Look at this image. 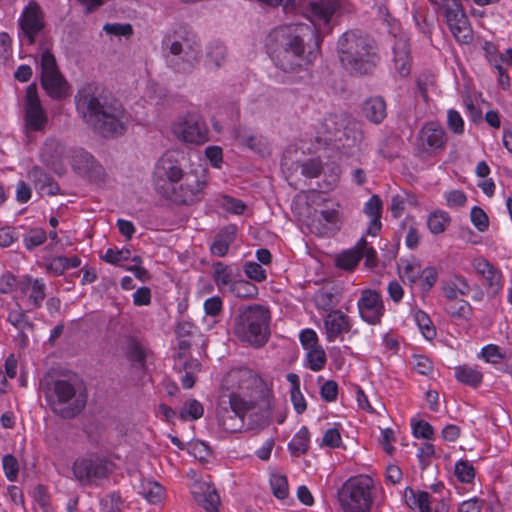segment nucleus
I'll use <instances>...</instances> for the list:
<instances>
[{
	"mask_svg": "<svg viewBox=\"0 0 512 512\" xmlns=\"http://www.w3.org/2000/svg\"><path fill=\"white\" fill-rule=\"evenodd\" d=\"M27 177L42 194L54 196L60 193L58 183L39 166L30 169Z\"/></svg>",
	"mask_w": 512,
	"mask_h": 512,
	"instance_id": "obj_24",
	"label": "nucleus"
},
{
	"mask_svg": "<svg viewBox=\"0 0 512 512\" xmlns=\"http://www.w3.org/2000/svg\"><path fill=\"white\" fill-rule=\"evenodd\" d=\"M270 322L269 309L258 304V348L265 345L270 338Z\"/></svg>",
	"mask_w": 512,
	"mask_h": 512,
	"instance_id": "obj_34",
	"label": "nucleus"
},
{
	"mask_svg": "<svg viewBox=\"0 0 512 512\" xmlns=\"http://www.w3.org/2000/svg\"><path fill=\"white\" fill-rule=\"evenodd\" d=\"M367 245V241L362 237L352 249L342 252L336 259L338 267L346 270L353 269L359 261L363 258L364 248Z\"/></svg>",
	"mask_w": 512,
	"mask_h": 512,
	"instance_id": "obj_28",
	"label": "nucleus"
},
{
	"mask_svg": "<svg viewBox=\"0 0 512 512\" xmlns=\"http://www.w3.org/2000/svg\"><path fill=\"white\" fill-rule=\"evenodd\" d=\"M338 6L337 0L311 1L306 13L313 26L291 23L273 29L265 47L275 66L284 72H296L312 64L320 53L317 22L328 25Z\"/></svg>",
	"mask_w": 512,
	"mask_h": 512,
	"instance_id": "obj_1",
	"label": "nucleus"
},
{
	"mask_svg": "<svg viewBox=\"0 0 512 512\" xmlns=\"http://www.w3.org/2000/svg\"><path fill=\"white\" fill-rule=\"evenodd\" d=\"M447 124L449 129L455 134H463L464 132V121L458 111L454 109L448 110L447 113Z\"/></svg>",
	"mask_w": 512,
	"mask_h": 512,
	"instance_id": "obj_57",
	"label": "nucleus"
},
{
	"mask_svg": "<svg viewBox=\"0 0 512 512\" xmlns=\"http://www.w3.org/2000/svg\"><path fill=\"white\" fill-rule=\"evenodd\" d=\"M315 301L318 308L329 312L338 304L336 295L332 291L328 290L319 291L315 296Z\"/></svg>",
	"mask_w": 512,
	"mask_h": 512,
	"instance_id": "obj_50",
	"label": "nucleus"
},
{
	"mask_svg": "<svg viewBox=\"0 0 512 512\" xmlns=\"http://www.w3.org/2000/svg\"><path fill=\"white\" fill-rule=\"evenodd\" d=\"M227 59V48L219 40L211 41L205 52V65L210 70L220 69L226 62Z\"/></svg>",
	"mask_w": 512,
	"mask_h": 512,
	"instance_id": "obj_26",
	"label": "nucleus"
},
{
	"mask_svg": "<svg viewBox=\"0 0 512 512\" xmlns=\"http://www.w3.org/2000/svg\"><path fill=\"white\" fill-rule=\"evenodd\" d=\"M2 464L6 477L10 481H15L19 472V464L17 459L13 455L7 454L3 457Z\"/></svg>",
	"mask_w": 512,
	"mask_h": 512,
	"instance_id": "obj_53",
	"label": "nucleus"
},
{
	"mask_svg": "<svg viewBox=\"0 0 512 512\" xmlns=\"http://www.w3.org/2000/svg\"><path fill=\"white\" fill-rule=\"evenodd\" d=\"M455 377L459 382L472 387L480 385L483 379V375L480 371L467 365L456 367Z\"/></svg>",
	"mask_w": 512,
	"mask_h": 512,
	"instance_id": "obj_37",
	"label": "nucleus"
},
{
	"mask_svg": "<svg viewBox=\"0 0 512 512\" xmlns=\"http://www.w3.org/2000/svg\"><path fill=\"white\" fill-rule=\"evenodd\" d=\"M455 475L459 481L470 483L475 477V470L469 461L461 460L455 465Z\"/></svg>",
	"mask_w": 512,
	"mask_h": 512,
	"instance_id": "obj_49",
	"label": "nucleus"
},
{
	"mask_svg": "<svg viewBox=\"0 0 512 512\" xmlns=\"http://www.w3.org/2000/svg\"><path fill=\"white\" fill-rule=\"evenodd\" d=\"M373 487V480L367 475L351 477L345 481L337 492L343 512H370Z\"/></svg>",
	"mask_w": 512,
	"mask_h": 512,
	"instance_id": "obj_6",
	"label": "nucleus"
},
{
	"mask_svg": "<svg viewBox=\"0 0 512 512\" xmlns=\"http://www.w3.org/2000/svg\"><path fill=\"white\" fill-rule=\"evenodd\" d=\"M269 484L274 497L284 500L289 496V487L287 477L283 474L271 472Z\"/></svg>",
	"mask_w": 512,
	"mask_h": 512,
	"instance_id": "obj_40",
	"label": "nucleus"
},
{
	"mask_svg": "<svg viewBox=\"0 0 512 512\" xmlns=\"http://www.w3.org/2000/svg\"><path fill=\"white\" fill-rule=\"evenodd\" d=\"M81 387L82 383L75 375L47 382L44 393L51 410L64 419L76 417L86 403L85 396L78 393Z\"/></svg>",
	"mask_w": 512,
	"mask_h": 512,
	"instance_id": "obj_5",
	"label": "nucleus"
},
{
	"mask_svg": "<svg viewBox=\"0 0 512 512\" xmlns=\"http://www.w3.org/2000/svg\"><path fill=\"white\" fill-rule=\"evenodd\" d=\"M405 502L411 509L418 508L420 512H431L429 494L425 491L416 493L412 488L407 487L404 493Z\"/></svg>",
	"mask_w": 512,
	"mask_h": 512,
	"instance_id": "obj_33",
	"label": "nucleus"
},
{
	"mask_svg": "<svg viewBox=\"0 0 512 512\" xmlns=\"http://www.w3.org/2000/svg\"><path fill=\"white\" fill-rule=\"evenodd\" d=\"M72 166L78 174L87 177L92 182L100 183L104 181V168L87 151H75L72 157Z\"/></svg>",
	"mask_w": 512,
	"mask_h": 512,
	"instance_id": "obj_17",
	"label": "nucleus"
},
{
	"mask_svg": "<svg viewBox=\"0 0 512 512\" xmlns=\"http://www.w3.org/2000/svg\"><path fill=\"white\" fill-rule=\"evenodd\" d=\"M73 474L83 485L106 478L113 471L112 462L105 457L91 454L77 459L73 464Z\"/></svg>",
	"mask_w": 512,
	"mask_h": 512,
	"instance_id": "obj_10",
	"label": "nucleus"
},
{
	"mask_svg": "<svg viewBox=\"0 0 512 512\" xmlns=\"http://www.w3.org/2000/svg\"><path fill=\"white\" fill-rule=\"evenodd\" d=\"M450 221L451 218L447 212L434 211L428 217L427 226L431 233L440 234L446 230Z\"/></svg>",
	"mask_w": 512,
	"mask_h": 512,
	"instance_id": "obj_42",
	"label": "nucleus"
},
{
	"mask_svg": "<svg viewBox=\"0 0 512 512\" xmlns=\"http://www.w3.org/2000/svg\"><path fill=\"white\" fill-rule=\"evenodd\" d=\"M163 51L168 66L176 72L190 73L199 63L201 43L196 37L163 41Z\"/></svg>",
	"mask_w": 512,
	"mask_h": 512,
	"instance_id": "obj_7",
	"label": "nucleus"
},
{
	"mask_svg": "<svg viewBox=\"0 0 512 512\" xmlns=\"http://www.w3.org/2000/svg\"><path fill=\"white\" fill-rule=\"evenodd\" d=\"M186 172H183L182 168L177 164L176 161L172 160L169 157L161 158L155 170V176L159 179H166L163 184H160L159 181H156V189L163 195L164 189H171L174 187V184L178 183L184 176Z\"/></svg>",
	"mask_w": 512,
	"mask_h": 512,
	"instance_id": "obj_18",
	"label": "nucleus"
},
{
	"mask_svg": "<svg viewBox=\"0 0 512 512\" xmlns=\"http://www.w3.org/2000/svg\"><path fill=\"white\" fill-rule=\"evenodd\" d=\"M126 355L133 367L145 368L146 352L135 338L128 339Z\"/></svg>",
	"mask_w": 512,
	"mask_h": 512,
	"instance_id": "obj_35",
	"label": "nucleus"
},
{
	"mask_svg": "<svg viewBox=\"0 0 512 512\" xmlns=\"http://www.w3.org/2000/svg\"><path fill=\"white\" fill-rule=\"evenodd\" d=\"M163 489L160 484L156 482L142 483L140 494L150 503L156 504L162 498Z\"/></svg>",
	"mask_w": 512,
	"mask_h": 512,
	"instance_id": "obj_47",
	"label": "nucleus"
},
{
	"mask_svg": "<svg viewBox=\"0 0 512 512\" xmlns=\"http://www.w3.org/2000/svg\"><path fill=\"white\" fill-rule=\"evenodd\" d=\"M177 139L196 145L204 144L209 140V129L206 122L196 113H189L177 120L172 127Z\"/></svg>",
	"mask_w": 512,
	"mask_h": 512,
	"instance_id": "obj_11",
	"label": "nucleus"
},
{
	"mask_svg": "<svg viewBox=\"0 0 512 512\" xmlns=\"http://www.w3.org/2000/svg\"><path fill=\"white\" fill-rule=\"evenodd\" d=\"M7 320L11 323L16 329L23 328H34L32 322H30L25 315V313L21 310H13L8 314Z\"/></svg>",
	"mask_w": 512,
	"mask_h": 512,
	"instance_id": "obj_54",
	"label": "nucleus"
},
{
	"mask_svg": "<svg viewBox=\"0 0 512 512\" xmlns=\"http://www.w3.org/2000/svg\"><path fill=\"white\" fill-rule=\"evenodd\" d=\"M195 499L207 512H218L220 497L209 484L204 483L199 486V491L195 493Z\"/></svg>",
	"mask_w": 512,
	"mask_h": 512,
	"instance_id": "obj_30",
	"label": "nucleus"
},
{
	"mask_svg": "<svg viewBox=\"0 0 512 512\" xmlns=\"http://www.w3.org/2000/svg\"><path fill=\"white\" fill-rule=\"evenodd\" d=\"M321 171V164L314 159H309L301 164V173L307 178H317Z\"/></svg>",
	"mask_w": 512,
	"mask_h": 512,
	"instance_id": "obj_60",
	"label": "nucleus"
},
{
	"mask_svg": "<svg viewBox=\"0 0 512 512\" xmlns=\"http://www.w3.org/2000/svg\"><path fill=\"white\" fill-rule=\"evenodd\" d=\"M413 435L416 438L431 439L434 435L433 427L426 421L420 420L413 426Z\"/></svg>",
	"mask_w": 512,
	"mask_h": 512,
	"instance_id": "obj_61",
	"label": "nucleus"
},
{
	"mask_svg": "<svg viewBox=\"0 0 512 512\" xmlns=\"http://www.w3.org/2000/svg\"><path fill=\"white\" fill-rule=\"evenodd\" d=\"M474 267L477 273L486 279L491 293L497 294L501 289V273L485 259L476 260Z\"/></svg>",
	"mask_w": 512,
	"mask_h": 512,
	"instance_id": "obj_27",
	"label": "nucleus"
},
{
	"mask_svg": "<svg viewBox=\"0 0 512 512\" xmlns=\"http://www.w3.org/2000/svg\"><path fill=\"white\" fill-rule=\"evenodd\" d=\"M230 291L239 298H248L254 295L256 287L248 281L237 279L230 287Z\"/></svg>",
	"mask_w": 512,
	"mask_h": 512,
	"instance_id": "obj_51",
	"label": "nucleus"
},
{
	"mask_svg": "<svg viewBox=\"0 0 512 512\" xmlns=\"http://www.w3.org/2000/svg\"><path fill=\"white\" fill-rule=\"evenodd\" d=\"M203 412V406L199 401L195 399H189L185 402L184 407L180 411V418L182 420H196L202 417Z\"/></svg>",
	"mask_w": 512,
	"mask_h": 512,
	"instance_id": "obj_46",
	"label": "nucleus"
},
{
	"mask_svg": "<svg viewBox=\"0 0 512 512\" xmlns=\"http://www.w3.org/2000/svg\"><path fill=\"white\" fill-rule=\"evenodd\" d=\"M338 116L337 115H329L324 120L325 131L330 135L331 139L341 141L342 138L340 134L342 133L340 127L338 126Z\"/></svg>",
	"mask_w": 512,
	"mask_h": 512,
	"instance_id": "obj_58",
	"label": "nucleus"
},
{
	"mask_svg": "<svg viewBox=\"0 0 512 512\" xmlns=\"http://www.w3.org/2000/svg\"><path fill=\"white\" fill-rule=\"evenodd\" d=\"M235 335L251 346L256 344V305H242L235 320Z\"/></svg>",
	"mask_w": 512,
	"mask_h": 512,
	"instance_id": "obj_15",
	"label": "nucleus"
},
{
	"mask_svg": "<svg viewBox=\"0 0 512 512\" xmlns=\"http://www.w3.org/2000/svg\"><path fill=\"white\" fill-rule=\"evenodd\" d=\"M201 363L197 359H190L184 361L180 367L179 372L184 371V375L181 377V384L183 388L190 389L195 384V375L200 372Z\"/></svg>",
	"mask_w": 512,
	"mask_h": 512,
	"instance_id": "obj_38",
	"label": "nucleus"
},
{
	"mask_svg": "<svg viewBox=\"0 0 512 512\" xmlns=\"http://www.w3.org/2000/svg\"><path fill=\"white\" fill-rule=\"evenodd\" d=\"M131 252L128 249L114 250L107 249L105 255L102 259L111 264H120L123 261H127L130 259Z\"/></svg>",
	"mask_w": 512,
	"mask_h": 512,
	"instance_id": "obj_56",
	"label": "nucleus"
},
{
	"mask_svg": "<svg viewBox=\"0 0 512 512\" xmlns=\"http://www.w3.org/2000/svg\"><path fill=\"white\" fill-rule=\"evenodd\" d=\"M357 306L360 317L365 322L371 325L380 323L384 312V306L378 292L370 289L363 290Z\"/></svg>",
	"mask_w": 512,
	"mask_h": 512,
	"instance_id": "obj_16",
	"label": "nucleus"
},
{
	"mask_svg": "<svg viewBox=\"0 0 512 512\" xmlns=\"http://www.w3.org/2000/svg\"><path fill=\"white\" fill-rule=\"evenodd\" d=\"M221 206L224 210L234 214H241L245 209V204L238 199L230 196H223L221 199Z\"/></svg>",
	"mask_w": 512,
	"mask_h": 512,
	"instance_id": "obj_59",
	"label": "nucleus"
},
{
	"mask_svg": "<svg viewBox=\"0 0 512 512\" xmlns=\"http://www.w3.org/2000/svg\"><path fill=\"white\" fill-rule=\"evenodd\" d=\"M364 213L369 216L370 222L366 230L367 235L376 236L382 227L381 214H382V200L378 195H372L365 203Z\"/></svg>",
	"mask_w": 512,
	"mask_h": 512,
	"instance_id": "obj_25",
	"label": "nucleus"
},
{
	"mask_svg": "<svg viewBox=\"0 0 512 512\" xmlns=\"http://www.w3.org/2000/svg\"><path fill=\"white\" fill-rule=\"evenodd\" d=\"M236 226L228 225L222 228L216 235L210 250L213 255L223 257L227 254L230 244L234 241L236 236Z\"/></svg>",
	"mask_w": 512,
	"mask_h": 512,
	"instance_id": "obj_29",
	"label": "nucleus"
},
{
	"mask_svg": "<svg viewBox=\"0 0 512 512\" xmlns=\"http://www.w3.org/2000/svg\"><path fill=\"white\" fill-rule=\"evenodd\" d=\"M414 319L419 326L422 335L427 340H431L436 336V330L432 324V321L425 312L418 310L414 315Z\"/></svg>",
	"mask_w": 512,
	"mask_h": 512,
	"instance_id": "obj_45",
	"label": "nucleus"
},
{
	"mask_svg": "<svg viewBox=\"0 0 512 512\" xmlns=\"http://www.w3.org/2000/svg\"><path fill=\"white\" fill-rule=\"evenodd\" d=\"M237 276H239V273L235 274L230 266L224 265L221 262L214 265V280L218 287H232V284L237 280Z\"/></svg>",
	"mask_w": 512,
	"mask_h": 512,
	"instance_id": "obj_39",
	"label": "nucleus"
},
{
	"mask_svg": "<svg viewBox=\"0 0 512 512\" xmlns=\"http://www.w3.org/2000/svg\"><path fill=\"white\" fill-rule=\"evenodd\" d=\"M337 54L342 67L352 75L371 74L380 61L374 38L358 29L348 30L339 37Z\"/></svg>",
	"mask_w": 512,
	"mask_h": 512,
	"instance_id": "obj_4",
	"label": "nucleus"
},
{
	"mask_svg": "<svg viewBox=\"0 0 512 512\" xmlns=\"http://www.w3.org/2000/svg\"><path fill=\"white\" fill-rule=\"evenodd\" d=\"M301 0H258L268 6L276 7L281 5L284 13L293 14L299 11V5Z\"/></svg>",
	"mask_w": 512,
	"mask_h": 512,
	"instance_id": "obj_55",
	"label": "nucleus"
},
{
	"mask_svg": "<svg viewBox=\"0 0 512 512\" xmlns=\"http://www.w3.org/2000/svg\"><path fill=\"white\" fill-rule=\"evenodd\" d=\"M272 391L258 378V410H261L263 425H268L272 417Z\"/></svg>",
	"mask_w": 512,
	"mask_h": 512,
	"instance_id": "obj_31",
	"label": "nucleus"
},
{
	"mask_svg": "<svg viewBox=\"0 0 512 512\" xmlns=\"http://www.w3.org/2000/svg\"><path fill=\"white\" fill-rule=\"evenodd\" d=\"M324 328L329 342H334L342 333L351 330L349 317L340 310H331L324 317Z\"/></svg>",
	"mask_w": 512,
	"mask_h": 512,
	"instance_id": "obj_21",
	"label": "nucleus"
},
{
	"mask_svg": "<svg viewBox=\"0 0 512 512\" xmlns=\"http://www.w3.org/2000/svg\"><path fill=\"white\" fill-rule=\"evenodd\" d=\"M288 449L290 453L296 457L307 453L309 449V430L306 426L301 427L294 435L288 444Z\"/></svg>",
	"mask_w": 512,
	"mask_h": 512,
	"instance_id": "obj_36",
	"label": "nucleus"
},
{
	"mask_svg": "<svg viewBox=\"0 0 512 512\" xmlns=\"http://www.w3.org/2000/svg\"><path fill=\"white\" fill-rule=\"evenodd\" d=\"M307 360L309 368L312 371L321 370L326 363V355L324 350L320 346L309 349L307 353Z\"/></svg>",
	"mask_w": 512,
	"mask_h": 512,
	"instance_id": "obj_48",
	"label": "nucleus"
},
{
	"mask_svg": "<svg viewBox=\"0 0 512 512\" xmlns=\"http://www.w3.org/2000/svg\"><path fill=\"white\" fill-rule=\"evenodd\" d=\"M65 156V146L54 138L47 139L40 152V159L48 168L58 172Z\"/></svg>",
	"mask_w": 512,
	"mask_h": 512,
	"instance_id": "obj_20",
	"label": "nucleus"
},
{
	"mask_svg": "<svg viewBox=\"0 0 512 512\" xmlns=\"http://www.w3.org/2000/svg\"><path fill=\"white\" fill-rule=\"evenodd\" d=\"M21 35L29 45L35 43L37 35L44 29V15L40 6L31 1L21 14L19 19Z\"/></svg>",
	"mask_w": 512,
	"mask_h": 512,
	"instance_id": "obj_14",
	"label": "nucleus"
},
{
	"mask_svg": "<svg viewBox=\"0 0 512 512\" xmlns=\"http://www.w3.org/2000/svg\"><path fill=\"white\" fill-rule=\"evenodd\" d=\"M320 394L323 400L332 402L336 400L338 394V385L333 380L326 381L320 389Z\"/></svg>",
	"mask_w": 512,
	"mask_h": 512,
	"instance_id": "obj_63",
	"label": "nucleus"
},
{
	"mask_svg": "<svg viewBox=\"0 0 512 512\" xmlns=\"http://www.w3.org/2000/svg\"><path fill=\"white\" fill-rule=\"evenodd\" d=\"M24 107L26 127L32 131L43 130L48 119L47 114L41 105L37 85L35 83H31L26 88Z\"/></svg>",
	"mask_w": 512,
	"mask_h": 512,
	"instance_id": "obj_13",
	"label": "nucleus"
},
{
	"mask_svg": "<svg viewBox=\"0 0 512 512\" xmlns=\"http://www.w3.org/2000/svg\"><path fill=\"white\" fill-rule=\"evenodd\" d=\"M41 86L53 99H62L69 95V84L58 69L55 56L44 50L40 60Z\"/></svg>",
	"mask_w": 512,
	"mask_h": 512,
	"instance_id": "obj_9",
	"label": "nucleus"
},
{
	"mask_svg": "<svg viewBox=\"0 0 512 512\" xmlns=\"http://www.w3.org/2000/svg\"><path fill=\"white\" fill-rule=\"evenodd\" d=\"M419 139L423 149L432 152L444 146L445 131L439 123L429 122L420 130Z\"/></svg>",
	"mask_w": 512,
	"mask_h": 512,
	"instance_id": "obj_23",
	"label": "nucleus"
},
{
	"mask_svg": "<svg viewBox=\"0 0 512 512\" xmlns=\"http://www.w3.org/2000/svg\"><path fill=\"white\" fill-rule=\"evenodd\" d=\"M470 218H471V222L473 223V225L480 232H484V231H486L488 229V227H489V218H488L487 214L485 213V211L482 208H480L478 206H474L471 209Z\"/></svg>",
	"mask_w": 512,
	"mask_h": 512,
	"instance_id": "obj_52",
	"label": "nucleus"
},
{
	"mask_svg": "<svg viewBox=\"0 0 512 512\" xmlns=\"http://www.w3.org/2000/svg\"><path fill=\"white\" fill-rule=\"evenodd\" d=\"M207 186L206 170L202 167L186 172L174 187L164 189L163 196L176 204L192 205L201 201Z\"/></svg>",
	"mask_w": 512,
	"mask_h": 512,
	"instance_id": "obj_8",
	"label": "nucleus"
},
{
	"mask_svg": "<svg viewBox=\"0 0 512 512\" xmlns=\"http://www.w3.org/2000/svg\"><path fill=\"white\" fill-rule=\"evenodd\" d=\"M446 312L455 319L467 320L472 312L471 305L465 300L448 302Z\"/></svg>",
	"mask_w": 512,
	"mask_h": 512,
	"instance_id": "obj_43",
	"label": "nucleus"
},
{
	"mask_svg": "<svg viewBox=\"0 0 512 512\" xmlns=\"http://www.w3.org/2000/svg\"><path fill=\"white\" fill-rule=\"evenodd\" d=\"M47 239V233L42 228H31L24 236L23 242L27 250L42 245Z\"/></svg>",
	"mask_w": 512,
	"mask_h": 512,
	"instance_id": "obj_44",
	"label": "nucleus"
},
{
	"mask_svg": "<svg viewBox=\"0 0 512 512\" xmlns=\"http://www.w3.org/2000/svg\"><path fill=\"white\" fill-rule=\"evenodd\" d=\"M121 497L117 493H111L101 500L104 512L120 511Z\"/></svg>",
	"mask_w": 512,
	"mask_h": 512,
	"instance_id": "obj_62",
	"label": "nucleus"
},
{
	"mask_svg": "<svg viewBox=\"0 0 512 512\" xmlns=\"http://www.w3.org/2000/svg\"><path fill=\"white\" fill-rule=\"evenodd\" d=\"M76 109L83 121L103 138L123 135L128 115L122 104L93 84L80 88L75 96Z\"/></svg>",
	"mask_w": 512,
	"mask_h": 512,
	"instance_id": "obj_2",
	"label": "nucleus"
},
{
	"mask_svg": "<svg viewBox=\"0 0 512 512\" xmlns=\"http://www.w3.org/2000/svg\"><path fill=\"white\" fill-rule=\"evenodd\" d=\"M437 271L433 267H426L421 274L422 289L424 291L430 290L437 281Z\"/></svg>",
	"mask_w": 512,
	"mask_h": 512,
	"instance_id": "obj_64",
	"label": "nucleus"
},
{
	"mask_svg": "<svg viewBox=\"0 0 512 512\" xmlns=\"http://www.w3.org/2000/svg\"><path fill=\"white\" fill-rule=\"evenodd\" d=\"M222 389L216 408L217 421L228 432L242 431L246 412L256 404V374L248 368L233 369L224 377Z\"/></svg>",
	"mask_w": 512,
	"mask_h": 512,
	"instance_id": "obj_3",
	"label": "nucleus"
},
{
	"mask_svg": "<svg viewBox=\"0 0 512 512\" xmlns=\"http://www.w3.org/2000/svg\"><path fill=\"white\" fill-rule=\"evenodd\" d=\"M394 68L401 77H406L411 71L410 45L405 37H395L393 44Z\"/></svg>",
	"mask_w": 512,
	"mask_h": 512,
	"instance_id": "obj_22",
	"label": "nucleus"
},
{
	"mask_svg": "<svg viewBox=\"0 0 512 512\" xmlns=\"http://www.w3.org/2000/svg\"><path fill=\"white\" fill-rule=\"evenodd\" d=\"M28 284L30 286L29 293V301L32 303L34 308H39L42 305L46 297L45 289L46 285L42 279H32L31 277L27 278Z\"/></svg>",
	"mask_w": 512,
	"mask_h": 512,
	"instance_id": "obj_41",
	"label": "nucleus"
},
{
	"mask_svg": "<svg viewBox=\"0 0 512 512\" xmlns=\"http://www.w3.org/2000/svg\"><path fill=\"white\" fill-rule=\"evenodd\" d=\"M445 6V18L447 25L454 37L462 43L472 40V30L468 17L457 0H441Z\"/></svg>",
	"mask_w": 512,
	"mask_h": 512,
	"instance_id": "obj_12",
	"label": "nucleus"
},
{
	"mask_svg": "<svg viewBox=\"0 0 512 512\" xmlns=\"http://www.w3.org/2000/svg\"><path fill=\"white\" fill-rule=\"evenodd\" d=\"M339 213L335 209L315 210L308 226L312 233L318 236H328L338 229Z\"/></svg>",
	"mask_w": 512,
	"mask_h": 512,
	"instance_id": "obj_19",
	"label": "nucleus"
},
{
	"mask_svg": "<svg viewBox=\"0 0 512 512\" xmlns=\"http://www.w3.org/2000/svg\"><path fill=\"white\" fill-rule=\"evenodd\" d=\"M365 117L372 123L379 124L386 117V103L382 97H372L363 105Z\"/></svg>",
	"mask_w": 512,
	"mask_h": 512,
	"instance_id": "obj_32",
	"label": "nucleus"
}]
</instances>
